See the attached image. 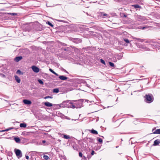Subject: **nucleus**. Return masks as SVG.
<instances>
[{
    "instance_id": "obj_15",
    "label": "nucleus",
    "mask_w": 160,
    "mask_h": 160,
    "mask_svg": "<svg viewBox=\"0 0 160 160\" xmlns=\"http://www.w3.org/2000/svg\"><path fill=\"white\" fill-rule=\"evenodd\" d=\"M59 78L60 79L63 80H67L68 79L67 77L63 75L59 76Z\"/></svg>"
},
{
    "instance_id": "obj_27",
    "label": "nucleus",
    "mask_w": 160,
    "mask_h": 160,
    "mask_svg": "<svg viewBox=\"0 0 160 160\" xmlns=\"http://www.w3.org/2000/svg\"><path fill=\"white\" fill-rule=\"evenodd\" d=\"M14 140L17 143H19L20 142V139L18 137H15L14 138Z\"/></svg>"
},
{
    "instance_id": "obj_36",
    "label": "nucleus",
    "mask_w": 160,
    "mask_h": 160,
    "mask_svg": "<svg viewBox=\"0 0 160 160\" xmlns=\"http://www.w3.org/2000/svg\"><path fill=\"white\" fill-rule=\"evenodd\" d=\"M148 27L147 26H145L144 27L141 26L140 28L142 30L145 29L147 28H148Z\"/></svg>"
},
{
    "instance_id": "obj_33",
    "label": "nucleus",
    "mask_w": 160,
    "mask_h": 160,
    "mask_svg": "<svg viewBox=\"0 0 160 160\" xmlns=\"http://www.w3.org/2000/svg\"><path fill=\"white\" fill-rule=\"evenodd\" d=\"M43 158L44 159L47 160L48 159L49 157L47 155H44L43 156Z\"/></svg>"
},
{
    "instance_id": "obj_10",
    "label": "nucleus",
    "mask_w": 160,
    "mask_h": 160,
    "mask_svg": "<svg viewBox=\"0 0 160 160\" xmlns=\"http://www.w3.org/2000/svg\"><path fill=\"white\" fill-rule=\"evenodd\" d=\"M32 68L33 71L35 72H38L39 71V68L35 66H32Z\"/></svg>"
},
{
    "instance_id": "obj_17",
    "label": "nucleus",
    "mask_w": 160,
    "mask_h": 160,
    "mask_svg": "<svg viewBox=\"0 0 160 160\" xmlns=\"http://www.w3.org/2000/svg\"><path fill=\"white\" fill-rule=\"evenodd\" d=\"M14 128H14V127H12L9 128H8L6 129H5V130H1V131H0V132H5V131H8L9 130H12V129H14Z\"/></svg>"
},
{
    "instance_id": "obj_54",
    "label": "nucleus",
    "mask_w": 160,
    "mask_h": 160,
    "mask_svg": "<svg viewBox=\"0 0 160 160\" xmlns=\"http://www.w3.org/2000/svg\"><path fill=\"white\" fill-rule=\"evenodd\" d=\"M38 82H39V83H40V79H38Z\"/></svg>"
},
{
    "instance_id": "obj_55",
    "label": "nucleus",
    "mask_w": 160,
    "mask_h": 160,
    "mask_svg": "<svg viewBox=\"0 0 160 160\" xmlns=\"http://www.w3.org/2000/svg\"><path fill=\"white\" fill-rule=\"evenodd\" d=\"M58 141H59V142L61 141V140H58Z\"/></svg>"
},
{
    "instance_id": "obj_28",
    "label": "nucleus",
    "mask_w": 160,
    "mask_h": 160,
    "mask_svg": "<svg viewBox=\"0 0 160 160\" xmlns=\"http://www.w3.org/2000/svg\"><path fill=\"white\" fill-rule=\"evenodd\" d=\"M19 126L21 128H26L27 126V124L25 123H21L20 124Z\"/></svg>"
},
{
    "instance_id": "obj_3",
    "label": "nucleus",
    "mask_w": 160,
    "mask_h": 160,
    "mask_svg": "<svg viewBox=\"0 0 160 160\" xmlns=\"http://www.w3.org/2000/svg\"><path fill=\"white\" fill-rule=\"evenodd\" d=\"M84 100L83 99H80L78 100H76V103H75L76 106L77 108H81L82 106V102H83Z\"/></svg>"
},
{
    "instance_id": "obj_13",
    "label": "nucleus",
    "mask_w": 160,
    "mask_h": 160,
    "mask_svg": "<svg viewBox=\"0 0 160 160\" xmlns=\"http://www.w3.org/2000/svg\"><path fill=\"white\" fill-rule=\"evenodd\" d=\"M45 105L48 107H51L53 106V104L48 102H47L44 103Z\"/></svg>"
},
{
    "instance_id": "obj_46",
    "label": "nucleus",
    "mask_w": 160,
    "mask_h": 160,
    "mask_svg": "<svg viewBox=\"0 0 160 160\" xmlns=\"http://www.w3.org/2000/svg\"><path fill=\"white\" fill-rule=\"evenodd\" d=\"M95 153V152L93 150H92L91 153L92 155H93Z\"/></svg>"
},
{
    "instance_id": "obj_31",
    "label": "nucleus",
    "mask_w": 160,
    "mask_h": 160,
    "mask_svg": "<svg viewBox=\"0 0 160 160\" xmlns=\"http://www.w3.org/2000/svg\"><path fill=\"white\" fill-rule=\"evenodd\" d=\"M71 105H72L68 106V107L71 108H76V105L75 104L73 103V104H71Z\"/></svg>"
},
{
    "instance_id": "obj_35",
    "label": "nucleus",
    "mask_w": 160,
    "mask_h": 160,
    "mask_svg": "<svg viewBox=\"0 0 160 160\" xmlns=\"http://www.w3.org/2000/svg\"><path fill=\"white\" fill-rule=\"evenodd\" d=\"M8 14L12 16H15L17 15V13H8Z\"/></svg>"
},
{
    "instance_id": "obj_18",
    "label": "nucleus",
    "mask_w": 160,
    "mask_h": 160,
    "mask_svg": "<svg viewBox=\"0 0 160 160\" xmlns=\"http://www.w3.org/2000/svg\"><path fill=\"white\" fill-rule=\"evenodd\" d=\"M14 128H14V127H12L9 128H8L6 129H5V130H1V131H0V132H5V131H8L9 130H12V129H14Z\"/></svg>"
},
{
    "instance_id": "obj_56",
    "label": "nucleus",
    "mask_w": 160,
    "mask_h": 160,
    "mask_svg": "<svg viewBox=\"0 0 160 160\" xmlns=\"http://www.w3.org/2000/svg\"><path fill=\"white\" fill-rule=\"evenodd\" d=\"M58 21H60V22H61V21H61V20H58Z\"/></svg>"
},
{
    "instance_id": "obj_50",
    "label": "nucleus",
    "mask_w": 160,
    "mask_h": 160,
    "mask_svg": "<svg viewBox=\"0 0 160 160\" xmlns=\"http://www.w3.org/2000/svg\"><path fill=\"white\" fill-rule=\"evenodd\" d=\"M91 158V156H90L89 155L88 156V159H89Z\"/></svg>"
},
{
    "instance_id": "obj_19",
    "label": "nucleus",
    "mask_w": 160,
    "mask_h": 160,
    "mask_svg": "<svg viewBox=\"0 0 160 160\" xmlns=\"http://www.w3.org/2000/svg\"><path fill=\"white\" fill-rule=\"evenodd\" d=\"M132 38L134 40H137L138 41H139L141 42H143V41L146 40H145V39H141L140 38H135V37H133Z\"/></svg>"
},
{
    "instance_id": "obj_49",
    "label": "nucleus",
    "mask_w": 160,
    "mask_h": 160,
    "mask_svg": "<svg viewBox=\"0 0 160 160\" xmlns=\"http://www.w3.org/2000/svg\"><path fill=\"white\" fill-rule=\"evenodd\" d=\"M42 142L43 144H44L46 142V141L45 140H43V141H42Z\"/></svg>"
},
{
    "instance_id": "obj_24",
    "label": "nucleus",
    "mask_w": 160,
    "mask_h": 160,
    "mask_svg": "<svg viewBox=\"0 0 160 160\" xmlns=\"http://www.w3.org/2000/svg\"><path fill=\"white\" fill-rule=\"evenodd\" d=\"M7 154L8 156L9 157V158L10 159H12V151H9L8 152Z\"/></svg>"
},
{
    "instance_id": "obj_14",
    "label": "nucleus",
    "mask_w": 160,
    "mask_h": 160,
    "mask_svg": "<svg viewBox=\"0 0 160 160\" xmlns=\"http://www.w3.org/2000/svg\"><path fill=\"white\" fill-rule=\"evenodd\" d=\"M58 134L59 135H60L61 136L63 135V138L66 139H70V138L69 136V135H66L65 134H63L61 133H59Z\"/></svg>"
},
{
    "instance_id": "obj_23",
    "label": "nucleus",
    "mask_w": 160,
    "mask_h": 160,
    "mask_svg": "<svg viewBox=\"0 0 160 160\" xmlns=\"http://www.w3.org/2000/svg\"><path fill=\"white\" fill-rule=\"evenodd\" d=\"M100 15L102 17V18H105V17H108V15L105 13L104 12H102L101 13Z\"/></svg>"
},
{
    "instance_id": "obj_32",
    "label": "nucleus",
    "mask_w": 160,
    "mask_h": 160,
    "mask_svg": "<svg viewBox=\"0 0 160 160\" xmlns=\"http://www.w3.org/2000/svg\"><path fill=\"white\" fill-rule=\"evenodd\" d=\"M53 92L55 93H58L59 92V89L58 88H54L53 89Z\"/></svg>"
},
{
    "instance_id": "obj_30",
    "label": "nucleus",
    "mask_w": 160,
    "mask_h": 160,
    "mask_svg": "<svg viewBox=\"0 0 160 160\" xmlns=\"http://www.w3.org/2000/svg\"><path fill=\"white\" fill-rule=\"evenodd\" d=\"M49 70L51 72H52V73H53V74H54L56 76H58V74L56 73L54 71H53L51 68H50L49 69Z\"/></svg>"
},
{
    "instance_id": "obj_22",
    "label": "nucleus",
    "mask_w": 160,
    "mask_h": 160,
    "mask_svg": "<svg viewBox=\"0 0 160 160\" xmlns=\"http://www.w3.org/2000/svg\"><path fill=\"white\" fill-rule=\"evenodd\" d=\"M48 119L47 117L45 115H41V120H46Z\"/></svg>"
},
{
    "instance_id": "obj_44",
    "label": "nucleus",
    "mask_w": 160,
    "mask_h": 160,
    "mask_svg": "<svg viewBox=\"0 0 160 160\" xmlns=\"http://www.w3.org/2000/svg\"><path fill=\"white\" fill-rule=\"evenodd\" d=\"M52 98V97L49 96H46V97H45L44 98L45 99H47V98Z\"/></svg>"
},
{
    "instance_id": "obj_16",
    "label": "nucleus",
    "mask_w": 160,
    "mask_h": 160,
    "mask_svg": "<svg viewBox=\"0 0 160 160\" xmlns=\"http://www.w3.org/2000/svg\"><path fill=\"white\" fill-rule=\"evenodd\" d=\"M22 56H21L16 57L14 59V60L16 62H18L20 60H21L22 59Z\"/></svg>"
},
{
    "instance_id": "obj_43",
    "label": "nucleus",
    "mask_w": 160,
    "mask_h": 160,
    "mask_svg": "<svg viewBox=\"0 0 160 160\" xmlns=\"http://www.w3.org/2000/svg\"><path fill=\"white\" fill-rule=\"evenodd\" d=\"M122 56L121 55H118L117 56V58L118 59H120L122 58Z\"/></svg>"
},
{
    "instance_id": "obj_1",
    "label": "nucleus",
    "mask_w": 160,
    "mask_h": 160,
    "mask_svg": "<svg viewBox=\"0 0 160 160\" xmlns=\"http://www.w3.org/2000/svg\"><path fill=\"white\" fill-rule=\"evenodd\" d=\"M68 104H73V103L70 100H67L63 101L62 103L60 104H54L53 106H58L59 107V108H63L65 107H68Z\"/></svg>"
},
{
    "instance_id": "obj_5",
    "label": "nucleus",
    "mask_w": 160,
    "mask_h": 160,
    "mask_svg": "<svg viewBox=\"0 0 160 160\" xmlns=\"http://www.w3.org/2000/svg\"><path fill=\"white\" fill-rule=\"evenodd\" d=\"M69 39L70 41L76 44L80 43L82 42V40L79 38H69Z\"/></svg>"
},
{
    "instance_id": "obj_42",
    "label": "nucleus",
    "mask_w": 160,
    "mask_h": 160,
    "mask_svg": "<svg viewBox=\"0 0 160 160\" xmlns=\"http://www.w3.org/2000/svg\"><path fill=\"white\" fill-rule=\"evenodd\" d=\"M16 73L17 74H22V72L19 70H18L17 71Z\"/></svg>"
},
{
    "instance_id": "obj_41",
    "label": "nucleus",
    "mask_w": 160,
    "mask_h": 160,
    "mask_svg": "<svg viewBox=\"0 0 160 160\" xmlns=\"http://www.w3.org/2000/svg\"><path fill=\"white\" fill-rule=\"evenodd\" d=\"M0 76L2 78H5L6 76L3 73H0Z\"/></svg>"
},
{
    "instance_id": "obj_29",
    "label": "nucleus",
    "mask_w": 160,
    "mask_h": 160,
    "mask_svg": "<svg viewBox=\"0 0 160 160\" xmlns=\"http://www.w3.org/2000/svg\"><path fill=\"white\" fill-rule=\"evenodd\" d=\"M72 148L73 149L76 150V151H78V146L76 144L75 145L73 146Z\"/></svg>"
},
{
    "instance_id": "obj_53",
    "label": "nucleus",
    "mask_w": 160,
    "mask_h": 160,
    "mask_svg": "<svg viewBox=\"0 0 160 160\" xmlns=\"http://www.w3.org/2000/svg\"><path fill=\"white\" fill-rule=\"evenodd\" d=\"M149 42H149V41H147V40H146V41H145V43H149Z\"/></svg>"
},
{
    "instance_id": "obj_37",
    "label": "nucleus",
    "mask_w": 160,
    "mask_h": 160,
    "mask_svg": "<svg viewBox=\"0 0 160 160\" xmlns=\"http://www.w3.org/2000/svg\"><path fill=\"white\" fill-rule=\"evenodd\" d=\"M48 25L52 27H53V25L49 21H48L47 22H46Z\"/></svg>"
},
{
    "instance_id": "obj_52",
    "label": "nucleus",
    "mask_w": 160,
    "mask_h": 160,
    "mask_svg": "<svg viewBox=\"0 0 160 160\" xmlns=\"http://www.w3.org/2000/svg\"><path fill=\"white\" fill-rule=\"evenodd\" d=\"M43 84V82L42 80H41V84Z\"/></svg>"
},
{
    "instance_id": "obj_11",
    "label": "nucleus",
    "mask_w": 160,
    "mask_h": 160,
    "mask_svg": "<svg viewBox=\"0 0 160 160\" xmlns=\"http://www.w3.org/2000/svg\"><path fill=\"white\" fill-rule=\"evenodd\" d=\"M23 102L25 104L27 105H30L32 103L31 101L27 99H24Z\"/></svg>"
},
{
    "instance_id": "obj_2",
    "label": "nucleus",
    "mask_w": 160,
    "mask_h": 160,
    "mask_svg": "<svg viewBox=\"0 0 160 160\" xmlns=\"http://www.w3.org/2000/svg\"><path fill=\"white\" fill-rule=\"evenodd\" d=\"M145 101L148 103H150L152 102L154 100L153 97L151 94H146L144 96Z\"/></svg>"
},
{
    "instance_id": "obj_20",
    "label": "nucleus",
    "mask_w": 160,
    "mask_h": 160,
    "mask_svg": "<svg viewBox=\"0 0 160 160\" xmlns=\"http://www.w3.org/2000/svg\"><path fill=\"white\" fill-rule=\"evenodd\" d=\"M15 79L16 81L18 83H20L21 82V80L20 78H19V77L15 75L14 76Z\"/></svg>"
},
{
    "instance_id": "obj_7",
    "label": "nucleus",
    "mask_w": 160,
    "mask_h": 160,
    "mask_svg": "<svg viewBox=\"0 0 160 160\" xmlns=\"http://www.w3.org/2000/svg\"><path fill=\"white\" fill-rule=\"evenodd\" d=\"M73 49L74 51H76L78 49L77 48H75L73 46H71L69 47H67L64 49V50L65 51H68L69 52H71V50Z\"/></svg>"
},
{
    "instance_id": "obj_47",
    "label": "nucleus",
    "mask_w": 160,
    "mask_h": 160,
    "mask_svg": "<svg viewBox=\"0 0 160 160\" xmlns=\"http://www.w3.org/2000/svg\"><path fill=\"white\" fill-rule=\"evenodd\" d=\"M122 15H123V17H125V18L126 17H127V15H126V14L124 13H122Z\"/></svg>"
},
{
    "instance_id": "obj_12",
    "label": "nucleus",
    "mask_w": 160,
    "mask_h": 160,
    "mask_svg": "<svg viewBox=\"0 0 160 160\" xmlns=\"http://www.w3.org/2000/svg\"><path fill=\"white\" fill-rule=\"evenodd\" d=\"M87 141L91 143H94V139L91 138H87Z\"/></svg>"
},
{
    "instance_id": "obj_4",
    "label": "nucleus",
    "mask_w": 160,
    "mask_h": 160,
    "mask_svg": "<svg viewBox=\"0 0 160 160\" xmlns=\"http://www.w3.org/2000/svg\"><path fill=\"white\" fill-rule=\"evenodd\" d=\"M14 152L18 158H19L22 157V153L20 150L15 148L14 149Z\"/></svg>"
},
{
    "instance_id": "obj_8",
    "label": "nucleus",
    "mask_w": 160,
    "mask_h": 160,
    "mask_svg": "<svg viewBox=\"0 0 160 160\" xmlns=\"http://www.w3.org/2000/svg\"><path fill=\"white\" fill-rule=\"evenodd\" d=\"M156 128H153L152 129V132H153L151 133V134H160V129H158L154 131L153 132L154 130Z\"/></svg>"
},
{
    "instance_id": "obj_34",
    "label": "nucleus",
    "mask_w": 160,
    "mask_h": 160,
    "mask_svg": "<svg viewBox=\"0 0 160 160\" xmlns=\"http://www.w3.org/2000/svg\"><path fill=\"white\" fill-rule=\"evenodd\" d=\"M109 65L111 66V67H115V66L114 64L111 62H109Z\"/></svg>"
},
{
    "instance_id": "obj_45",
    "label": "nucleus",
    "mask_w": 160,
    "mask_h": 160,
    "mask_svg": "<svg viewBox=\"0 0 160 160\" xmlns=\"http://www.w3.org/2000/svg\"><path fill=\"white\" fill-rule=\"evenodd\" d=\"M79 156L80 157H82V152H79Z\"/></svg>"
},
{
    "instance_id": "obj_26",
    "label": "nucleus",
    "mask_w": 160,
    "mask_h": 160,
    "mask_svg": "<svg viewBox=\"0 0 160 160\" xmlns=\"http://www.w3.org/2000/svg\"><path fill=\"white\" fill-rule=\"evenodd\" d=\"M90 131L93 134H98V132L97 131L94 130L93 129H92Z\"/></svg>"
},
{
    "instance_id": "obj_57",
    "label": "nucleus",
    "mask_w": 160,
    "mask_h": 160,
    "mask_svg": "<svg viewBox=\"0 0 160 160\" xmlns=\"http://www.w3.org/2000/svg\"><path fill=\"white\" fill-rule=\"evenodd\" d=\"M118 147V146H117L116 147V148H117Z\"/></svg>"
},
{
    "instance_id": "obj_58",
    "label": "nucleus",
    "mask_w": 160,
    "mask_h": 160,
    "mask_svg": "<svg viewBox=\"0 0 160 160\" xmlns=\"http://www.w3.org/2000/svg\"><path fill=\"white\" fill-rule=\"evenodd\" d=\"M66 72L67 73H68V72Z\"/></svg>"
},
{
    "instance_id": "obj_9",
    "label": "nucleus",
    "mask_w": 160,
    "mask_h": 160,
    "mask_svg": "<svg viewBox=\"0 0 160 160\" xmlns=\"http://www.w3.org/2000/svg\"><path fill=\"white\" fill-rule=\"evenodd\" d=\"M136 18L137 20L139 21L145 20L144 17L140 15L137 16Z\"/></svg>"
},
{
    "instance_id": "obj_6",
    "label": "nucleus",
    "mask_w": 160,
    "mask_h": 160,
    "mask_svg": "<svg viewBox=\"0 0 160 160\" xmlns=\"http://www.w3.org/2000/svg\"><path fill=\"white\" fill-rule=\"evenodd\" d=\"M137 46L138 48L141 49H142L146 51H148L149 50L148 48L145 45H142L141 44H137Z\"/></svg>"
},
{
    "instance_id": "obj_21",
    "label": "nucleus",
    "mask_w": 160,
    "mask_h": 160,
    "mask_svg": "<svg viewBox=\"0 0 160 160\" xmlns=\"http://www.w3.org/2000/svg\"><path fill=\"white\" fill-rule=\"evenodd\" d=\"M159 139H157L155 140L154 142L153 145L154 146H157L158 145L159 143H160Z\"/></svg>"
},
{
    "instance_id": "obj_38",
    "label": "nucleus",
    "mask_w": 160,
    "mask_h": 160,
    "mask_svg": "<svg viewBox=\"0 0 160 160\" xmlns=\"http://www.w3.org/2000/svg\"><path fill=\"white\" fill-rule=\"evenodd\" d=\"M123 40L126 43H130V41L128 39H124Z\"/></svg>"
},
{
    "instance_id": "obj_40",
    "label": "nucleus",
    "mask_w": 160,
    "mask_h": 160,
    "mask_svg": "<svg viewBox=\"0 0 160 160\" xmlns=\"http://www.w3.org/2000/svg\"><path fill=\"white\" fill-rule=\"evenodd\" d=\"M98 141L102 143V140L101 138H98Z\"/></svg>"
},
{
    "instance_id": "obj_25",
    "label": "nucleus",
    "mask_w": 160,
    "mask_h": 160,
    "mask_svg": "<svg viewBox=\"0 0 160 160\" xmlns=\"http://www.w3.org/2000/svg\"><path fill=\"white\" fill-rule=\"evenodd\" d=\"M132 6L133 7L135 8H140L141 7L138 4H135L132 5Z\"/></svg>"
},
{
    "instance_id": "obj_51",
    "label": "nucleus",
    "mask_w": 160,
    "mask_h": 160,
    "mask_svg": "<svg viewBox=\"0 0 160 160\" xmlns=\"http://www.w3.org/2000/svg\"><path fill=\"white\" fill-rule=\"evenodd\" d=\"M83 159H84L85 160H87V158H86L85 156H83Z\"/></svg>"
},
{
    "instance_id": "obj_48",
    "label": "nucleus",
    "mask_w": 160,
    "mask_h": 160,
    "mask_svg": "<svg viewBox=\"0 0 160 160\" xmlns=\"http://www.w3.org/2000/svg\"><path fill=\"white\" fill-rule=\"evenodd\" d=\"M25 158L26 159L28 160L29 159V157L28 155H27L26 154L25 155Z\"/></svg>"
},
{
    "instance_id": "obj_39",
    "label": "nucleus",
    "mask_w": 160,
    "mask_h": 160,
    "mask_svg": "<svg viewBox=\"0 0 160 160\" xmlns=\"http://www.w3.org/2000/svg\"><path fill=\"white\" fill-rule=\"evenodd\" d=\"M100 62L102 63L103 64H104V65L106 64V63H105V61L102 59H100Z\"/></svg>"
}]
</instances>
